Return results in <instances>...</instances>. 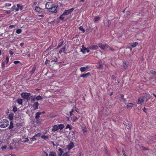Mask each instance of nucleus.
Instances as JSON below:
<instances>
[{
	"label": "nucleus",
	"instance_id": "6e6d98bb",
	"mask_svg": "<svg viewBox=\"0 0 156 156\" xmlns=\"http://www.w3.org/2000/svg\"><path fill=\"white\" fill-rule=\"evenodd\" d=\"M6 63H7L9 61V58L8 56H7L6 57Z\"/></svg>",
	"mask_w": 156,
	"mask_h": 156
},
{
	"label": "nucleus",
	"instance_id": "c756f323",
	"mask_svg": "<svg viewBox=\"0 0 156 156\" xmlns=\"http://www.w3.org/2000/svg\"><path fill=\"white\" fill-rule=\"evenodd\" d=\"M103 68V65L102 64H100V62H99V66L98 67H97V68L98 69H102Z\"/></svg>",
	"mask_w": 156,
	"mask_h": 156
},
{
	"label": "nucleus",
	"instance_id": "c85d7f7f",
	"mask_svg": "<svg viewBox=\"0 0 156 156\" xmlns=\"http://www.w3.org/2000/svg\"><path fill=\"white\" fill-rule=\"evenodd\" d=\"M43 99V98L41 96L39 95L36 97V99L38 101L39 100H42Z\"/></svg>",
	"mask_w": 156,
	"mask_h": 156
},
{
	"label": "nucleus",
	"instance_id": "423d86ee",
	"mask_svg": "<svg viewBox=\"0 0 156 156\" xmlns=\"http://www.w3.org/2000/svg\"><path fill=\"white\" fill-rule=\"evenodd\" d=\"M57 7L56 6H53L48 9L49 11L54 13H56L57 12Z\"/></svg>",
	"mask_w": 156,
	"mask_h": 156
},
{
	"label": "nucleus",
	"instance_id": "0e129e2a",
	"mask_svg": "<svg viewBox=\"0 0 156 156\" xmlns=\"http://www.w3.org/2000/svg\"><path fill=\"white\" fill-rule=\"evenodd\" d=\"M7 156H14V155L11 154H9L7 155Z\"/></svg>",
	"mask_w": 156,
	"mask_h": 156
},
{
	"label": "nucleus",
	"instance_id": "473e14b6",
	"mask_svg": "<svg viewBox=\"0 0 156 156\" xmlns=\"http://www.w3.org/2000/svg\"><path fill=\"white\" fill-rule=\"evenodd\" d=\"M80 70L81 72H84L86 70V68L84 67H81L80 68Z\"/></svg>",
	"mask_w": 156,
	"mask_h": 156
},
{
	"label": "nucleus",
	"instance_id": "20e7f679",
	"mask_svg": "<svg viewBox=\"0 0 156 156\" xmlns=\"http://www.w3.org/2000/svg\"><path fill=\"white\" fill-rule=\"evenodd\" d=\"M75 147L73 142L70 141L66 147V148L68 150H69Z\"/></svg>",
	"mask_w": 156,
	"mask_h": 156
},
{
	"label": "nucleus",
	"instance_id": "412c9836",
	"mask_svg": "<svg viewBox=\"0 0 156 156\" xmlns=\"http://www.w3.org/2000/svg\"><path fill=\"white\" fill-rule=\"evenodd\" d=\"M66 46H64L61 49V50L59 51V53H61L62 52H63L64 53H65V49H66Z\"/></svg>",
	"mask_w": 156,
	"mask_h": 156
},
{
	"label": "nucleus",
	"instance_id": "338daca9",
	"mask_svg": "<svg viewBox=\"0 0 156 156\" xmlns=\"http://www.w3.org/2000/svg\"><path fill=\"white\" fill-rule=\"evenodd\" d=\"M70 115V116H72L73 115V113L72 112H69Z\"/></svg>",
	"mask_w": 156,
	"mask_h": 156
},
{
	"label": "nucleus",
	"instance_id": "58836bf2",
	"mask_svg": "<svg viewBox=\"0 0 156 156\" xmlns=\"http://www.w3.org/2000/svg\"><path fill=\"white\" fill-rule=\"evenodd\" d=\"M35 10L37 12H39L41 10V8L39 7L36 6L35 8Z\"/></svg>",
	"mask_w": 156,
	"mask_h": 156
},
{
	"label": "nucleus",
	"instance_id": "4c0bfd02",
	"mask_svg": "<svg viewBox=\"0 0 156 156\" xmlns=\"http://www.w3.org/2000/svg\"><path fill=\"white\" fill-rule=\"evenodd\" d=\"M100 19V18L98 16H96L94 18V21L95 22L98 21Z\"/></svg>",
	"mask_w": 156,
	"mask_h": 156
},
{
	"label": "nucleus",
	"instance_id": "aec40b11",
	"mask_svg": "<svg viewBox=\"0 0 156 156\" xmlns=\"http://www.w3.org/2000/svg\"><path fill=\"white\" fill-rule=\"evenodd\" d=\"M17 7L16 8V11H18L19 9L21 10H22V8L20 6V4H18L17 5Z\"/></svg>",
	"mask_w": 156,
	"mask_h": 156
},
{
	"label": "nucleus",
	"instance_id": "39448f33",
	"mask_svg": "<svg viewBox=\"0 0 156 156\" xmlns=\"http://www.w3.org/2000/svg\"><path fill=\"white\" fill-rule=\"evenodd\" d=\"M74 9L73 8H72L68 10H66L63 13V15H67L73 12Z\"/></svg>",
	"mask_w": 156,
	"mask_h": 156
},
{
	"label": "nucleus",
	"instance_id": "a211bd4d",
	"mask_svg": "<svg viewBox=\"0 0 156 156\" xmlns=\"http://www.w3.org/2000/svg\"><path fill=\"white\" fill-rule=\"evenodd\" d=\"M90 48L92 49L96 50L98 49V47L96 45H93L90 46Z\"/></svg>",
	"mask_w": 156,
	"mask_h": 156
},
{
	"label": "nucleus",
	"instance_id": "6e6552de",
	"mask_svg": "<svg viewBox=\"0 0 156 156\" xmlns=\"http://www.w3.org/2000/svg\"><path fill=\"white\" fill-rule=\"evenodd\" d=\"M81 51L83 53H85L87 52H89V50L83 45L82 46Z\"/></svg>",
	"mask_w": 156,
	"mask_h": 156
},
{
	"label": "nucleus",
	"instance_id": "0eeeda50",
	"mask_svg": "<svg viewBox=\"0 0 156 156\" xmlns=\"http://www.w3.org/2000/svg\"><path fill=\"white\" fill-rule=\"evenodd\" d=\"M53 6L51 2H47L46 4L45 7L47 9H49L50 8H51Z\"/></svg>",
	"mask_w": 156,
	"mask_h": 156
},
{
	"label": "nucleus",
	"instance_id": "f257e3e1",
	"mask_svg": "<svg viewBox=\"0 0 156 156\" xmlns=\"http://www.w3.org/2000/svg\"><path fill=\"white\" fill-rule=\"evenodd\" d=\"M9 122L6 119H3L0 121V127L4 128L7 127L9 125Z\"/></svg>",
	"mask_w": 156,
	"mask_h": 156
},
{
	"label": "nucleus",
	"instance_id": "8fccbe9b",
	"mask_svg": "<svg viewBox=\"0 0 156 156\" xmlns=\"http://www.w3.org/2000/svg\"><path fill=\"white\" fill-rule=\"evenodd\" d=\"M126 128L128 129H129L130 128V125L128 124L126 126Z\"/></svg>",
	"mask_w": 156,
	"mask_h": 156
},
{
	"label": "nucleus",
	"instance_id": "cd10ccee",
	"mask_svg": "<svg viewBox=\"0 0 156 156\" xmlns=\"http://www.w3.org/2000/svg\"><path fill=\"white\" fill-rule=\"evenodd\" d=\"M123 66L125 69H126L128 67V64L126 62H124L123 64Z\"/></svg>",
	"mask_w": 156,
	"mask_h": 156
},
{
	"label": "nucleus",
	"instance_id": "bf43d9fd",
	"mask_svg": "<svg viewBox=\"0 0 156 156\" xmlns=\"http://www.w3.org/2000/svg\"><path fill=\"white\" fill-rule=\"evenodd\" d=\"M85 68H86V69L87 70V69H89L90 68V66H87L86 67H84Z\"/></svg>",
	"mask_w": 156,
	"mask_h": 156
},
{
	"label": "nucleus",
	"instance_id": "9d476101",
	"mask_svg": "<svg viewBox=\"0 0 156 156\" xmlns=\"http://www.w3.org/2000/svg\"><path fill=\"white\" fill-rule=\"evenodd\" d=\"M106 45H104L101 43H99L98 44L99 47L102 49H105Z\"/></svg>",
	"mask_w": 156,
	"mask_h": 156
},
{
	"label": "nucleus",
	"instance_id": "774afa93",
	"mask_svg": "<svg viewBox=\"0 0 156 156\" xmlns=\"http://www.w3.org/2000/svg\"><path fill=\"white\" fill-rule=\"evenodd\" d=\"M153 95L155 97H156V95L155 94H154L153 93Z\"/></svg>",
	"mask_w": 156,
	"mask_h": 156
},
{
	"label": "nucleus",
	"instance_id": "4be33fe9",
	"mask_svg": "<svg viewBox=\"0 0 156 156\" xmlns=\"http://www.w3.org/2000/svg\"><path fill=\"white\" fill-rule=\"evenodd\" d=\"M90 75V73H88L85 74H82L80 76L81 77H87V76H89Z\"/></svg>",
	"mask_w": 156,
	"mask_h": 156
},
{
	"label": "nucleus",
	"instance_id": "864d4df0",
	"mask_svg": "<svg viewBox=\"0 0 156 156\" xmlns=\"http://www.w3.org/2000/svg\"><path fill=\"white\" fill-rule=\"evenodd\" d=\"M41 135V133H37V134H35V136H40Z\"/></svg>",
	"mask_w": 156,
	"mask_h": 156
},
{
	"label": "nucleus",
	"instance_id": "603ef678",
	"mask_svg": "<svg viewBox=\"0 0 156 156\" xmlns=\"http://www.w3.org/2000/svg\"><path fill=\"white\" fill-rule=\"evenodd\" d=\"M6 146H4L1 147V149L2 150H3L5 149L6 148Z\"/></svg>",
	"mask_w": 156,
	"mask_h": 156
},
{
	"label": "nucleus",
	"instance_id": "9b49d317",
	"mask_svg": "<svg viewBox=\"0 0 156 156\" xmlns=\"http://www.w3.org/2000/svg\"><path fill=\"white\" fill-rule=\"evenodd\" d=\"M14 114L13 113L9 114L8 116V118L10 120L12 121L13 120Z\"/></svg>",
	"mask_w": 156,
	"mask_h": 156
},
{
	"label": "nucleus",
	"instance_id": "4d7b16f0",
	"mask_svg": "<svg viewBox=\"0 0 156 156\" xmlns=\"http://www.w3.org/2000/svg\"><path fill=\"white\" fill-rule=\"evenodd\" d=\"M9 54H10V55H12L14 53L13 52L11 51H9Z\"/></svg>",
	"mask_w": 156,
	"mask_h": 156
},
{
	"label": "nucleus",
	"instance_id": "09e8293b",
	"mask_svg": "<svg viewBox=\"0 0 156 156\" xmlns=\"http://www.w3.org/2000/svg\"><path fill=\"white\" fill-rule=\"evenodd\" d=\"M15 27V25H10V26H9V28L10 29H11L12 28H14Z\"/></svg>",
	"mask_w": 156,
	"mask_h": 156
},
{
	"label": "nucleus",
	"instance_id": "e433bc0d",
	"mask_svg": "<svg viewBox=\"0 0 156 156\" xmlns=\"http://www.w3.org/2000/svg\"><path fill=\"white\" fill-rule=\"evenodd\" d=\"M138 44V43L136 42H135L134 43L132 44L131 46L133 48H134L136 47Z\"/></svg>",
	"mask_w": 156,
	"mask_h": 156
},
{
	"label": "nucleus",
	"instance_id": "69168bd1",
	"mask_svg": "<svg viewBox=\"0 0 156 156\" xmlns=\"http://www.w3.org/2000/svg\"><path fill=\"white\" fill-rule=\"evenodd\" d=\"M23 44H24L23 43H21L20 44V45L21 46H22L23 45Z\"/></svg>",
	"mask_w": 156,
	"mask_h": 156
},
{
	"label": "nucleus",
	"instance_id": "a19ab883",
	"mask_svg": "<svg viewBox=\"0 0 156 156\" xmlns=\"http://www.w3.org/2000/svg\"><path fill=\"white\" fill-rule=\"evenodd\" d=\"M63 41H62L60 43L58 44V46L57 47V48H59L61 46V45H62V44H63Z\"/></svg>",
	"mask_w": 156,
	"mask_h": 156
},
{
	"label": "nucleus",
	"instance_id": "4468645a",
	"mask_svg": "<svg viewBox=\"0 0 156 156\" xmlns=\"http://www.w3.org/2000/svg\"><path fill=\"white\" fill-rule=\"evenodd\" d=\"M58 129V125H54L52 129V131H56Z\"/></svg>",
	"mask_w": 156,
	"mask_h": 156
},
{
	"label": "nucleus",
	"instance_id": "dca6fc26",
	"mask_svg": "<svg viewBox=\"0 0 156 156\" xmlns=\"http://www.w3.org/2000/svg\"><path fill=\"white\" fill-rule=\"evenodd\" d=\"M30 99H31V101L33 102L35 101L36 99L35 96H31L30 97Z\"/></svg>",
	"mask_w": 156,
	"mask_h": 156
},
{
	"label": "nucleus",
	"instance_id": "49530a36",
	"mask_svg": "<svg viewBox=\"0 0 156 156\" xmlns=\"http://www.w3.org/2000/svg\"><path fill=\"white\" fill-rule=\"evenodd\" d=\"M65 15H63V14L60 16L59 17V19L62 20H63L64 19V17L63 16H65Z\"/></svg>",
	"mask_w": 156,
	"mask_h": 156
},
{
	"label": "nucleus",
	"instance_id": "c9c22d12",
	"mask_svg": "<svg viewBox=\"0 0 156 156\" xmlns=\"http://www.w3.org/2000/svg\"><path fill=\"white\" fill-rule=\"evenodd\" d=\"M78 119L75 116H73L72 118V120H73L74 122H75Z\"/></svg>",
	"mask_w": 156,
	"mask_h": 156
},
{
	"label": "nucleus",
	"instance_id": "f8f14e48",
	"mask_svg": "<svg viewBox=\"0 0 156 156\" xmlns=\"http://www.w3.org/2000/svg\"><path fill=\"white\" fill-rule=\"evenodd\" d=\"M58 156H61L62 155V153L63 152V151L62 149L60 148L58 149Z\"/></svg>",
	"mask_w": 156,
	"mask_h": 156
},
{
	"label": "nucleus",
	"instance_id": "a878e982",
	"mask_svg": "<svg viewBox=\"0 0 156 156\" xmlns=\"http://www.w3.org/2000/svg\"><path fill=\"white\" fill-rule=\"evenodd\" d=\"M42 139H43L44 140L47 139L48 138V135H43L41 136Z\"/></svg>",
	"mask_w": 156,
	"mask_h": 156
},
{
	"label": "nucleus",
	"instance_id": "2f4dec72",
	"mask_svg": "<svg viewBox=\"0 0 156 156\" xmlns=\"http://www.w3.org/2000/svg\"><path fill=\"white\" fill-rule=\"evenodd\" d=\"M52 59V60L51 61V62H56L58 60V59L56 57H53Z\"/></svg>",
	"mask_w": 156,
	"mask_h": 156
},
{
	"label": "nucleus",
	"instance_id": "1a4fd4ad",
	"mask_svg": "<svg viewBox=\"0 0 156 156\" xmlns=\"http://www.w3.org/2000/svg\"><path fill=\"white\" fill-rule=\"evenodd\" d=\"M39 106V103L38 102H35L33 105V108L34 110L37 109L38 108V107Z\"/></svg>",
	"mask_w": 156,
	"mask_h": 156
},
{
	"label": "nucleus",
	"instance_id": "7c9ffc66",
	"mask_svg": "<svg viewBox=\"0 0 156 156\" xmlns=\"http://www.w3.org/2000/svg\"><path fill=\"white\" fill-rule=\"evenodd\" d=\"M106 48L105 49H108L109 50H111L112 51H113V49L110 47L108 45H106Z\"/></svg>",
	"mask_w": 156,
	"mask_h": 156
},
{
	"label": "nucleus",
	"instance_id": "6ab92c4d",
	"mask_svg": "<svg viewBox=\"0 0 156 156\" xmlns=\"http://www.w3.org/2000/svg\"><path fill=\"white\" fill-rule=\"evenodd\" d=\"M119 97L120 98H121V99L123 100V101L125 102L126 101V99L124 98V95L122 94H120L119 95Z\"/></svg>",
	"mask_w": 156,
	"mask_h": 156
},
{
	"label": "nucleus",
	"instance_id": "79ce46f5",
	"mask_svg": "<svg viewBox=\"0 0 156 156\" xmlns=\"http://www.w3.org/2000/svg\"><path fill=\"white\" fill-rule=\"evenodd\" d=\"M2 67L3 69H4L5 68V63L4 62H2Z\"/></svg>",
	"mask_w": 156,
	"mask_h": 156
},
{
	"label": "nucleus",
	"instance_id": "b1692460",
	"mask_svg": "<svg viewBox=\"0 0 156 156\" xmlns=\"http://www.w3.org/2000/svg\"><path fill=\"white\" fill-rule=\"evenodd\" d=\"M17 102L20 105H22L23 100L21 99H18L17 100Z\"/></svg>",
	"mask_w": 156,
	"mask_h": 156
},
{
	"label": "nucleus",
	"instance_id": "ddd939ff",
	"mask_svg": "<svg viewBox=\"0 0 156 156\" xmlns=\"http://www.w3.org/2000/svg\"><path fill=\"white\" fill-rule=\"evenodd\" d=\"M41 112H37L35 114V119H38L39 117H40V115H41Z\"/></svg>",
	"mask_w": 156,
	"mask_h": 156
},
{
	"label": "nucleus",
	"instance_id": "052dcab7",
	"mask_svg": "<svg viewBox=\"0 0 156 156\" xmlns=\"http://www.w3.org/2000/svg\"><path fill=\"white\" fill-rule=\"evenodd\" d=\"M10 12V11L9 10H6L5 12V13L7 14H9Z\"/></svg>",
	"mask_w": 156,
	"mask_h": 156
},
{
	"label": "nucleus",
	"instance_id": "f03ea898",
	"mask_svg": "<svg viewBox=\"0 0 156 156\" xmlns=\"http://www.w3.org/2000/svg\"><path fill=\"white\" fill-rule=\"evenodd\" d=\"M150 97H149L147 99L145 97H140L139 98L137 102V104H142L145 102H146L148 100V99L150 98Z\"/></svg>",
	"mask_w": 156,
	"mask_h": 156
},
{
	"label": "nucleus",
	"instance_id": "5701e85b",
	"mask_svg": "<svg viewBox=\"0 0 156 156\" xmlns=\"http://www.w3.org/2000/svg\"><path fill=\"white\" fill-rule=\"evenodd\" d=\"M58 129H59L60 130L62 129L64 127V125L63 124H60L58 125Z\"/></svg>",
	"mask_w": 156,
	"mask_h": 156
},
{
	"label": "nucleus",
	"instance_id": "ea45409f",
	"mask_svg": "<svg viewBox=\"0 0 156 156\" xmlns=\"http://www.w3.org/2000/svg\"><path fill=\"white\" fill-rule=\"evenodd\" d=\"M11 4L10 3H6L5 4V7H9L11 6Z\"/></svg>",
	"mask_w": 156,
	"mask_h": 156
},
{
	"label": "nucleus",
	"instance_id": "de8ad7c7",
	"mask_svg": "<svg viewBox=\"0 0 156 156\" xmlns=\"http://www.w3.org/2000/svg\"><path fill=\"white\" fill-rule=\"evenodd\" d=\"M35 136L34 135L33 136L32 138H31V139L32 140H37V139L35 138Z\"/></svg>",
	"mask_w": 156,
	"mask_h": 156
},
{
	"label": "nucleus",
	"instance_id": "5fc2aeb1",
	"mask_svg": "<svg viewBox=\"0 0 156 156\" xmlns=\"http://www.w3.org/2000/svg\"><path fill=\"white\" fill-rule=\"evenodd\" d=\"M20 63V62L19 61H14V63L15 64L19 63Z\"/></svg>",
	"mask_w": 156,
	"mask_h": 156
},
{
	"label": "nucleus",
	"instance_id": "72a5a7b5",
	"mask_svg": "<svg viewBox=\"0 0 156 156\" xmlns=\"http://www.w3.org/2000/svg\"><path fill=\"white\" fill-rule=\"evenodd\" d=\"M79 29L82 31L83 33H84L85 32V30L83 29L82 26H80L79 28Z\"/></svg>",
	"mask_w": 156,
	"mask_h": 156
},
{
	"label": "nucleus",
	"instance_id": "f704fd0d",
	"mask_svg": "<svg viewBox=\"0 0 156 156\" xmlns=\"http://www.w3.org/2000/svg\"><path fill=\"white\" fill-rule=\"evenodd\" d=\"M22 32V30L20 29H18L16 31V33L17 34H20Z\"/></svg>",
	"mask_w": 156,
	"mask_h": 156
},
{
	"label": "nucleus",
	"instance_id": "c03bdc74",
	"mask_svg": "<svg viewBox=\"0 0 156 156\" xmlns=\"http://www.w3.org/2000/svg\"><path fill=\"white\" fill-rule=\"evenodd\" d=\"M17 108L16 106H14L12 110L14 112H16L17 111Z\"/></svg>",
	"mask_w": 156,
	"mask_h": 156
},
{
	"label": "nucleus",
	"instance_id": "2eb2a0df",
	"mask_svg": "<svg viewBox=\"0 0 156 156\" xmlns=\"http://www.w3.org/2000/svg\"><path fill=\"white\" fill-rule=\"evenodd\" d=\"M125 104L127 106V107H132L133 106V104L130 103L125 102Z\"/></svg>",
	"mask_w": 156,
	"mask_h": 156
},
{
	"label": "nucleus",
	"instance_id": "680f3d73",
	"mask_svg": "<svg viewBox=\"0 0 156 156\" xmlns=\"http://www.w3.org/2000/svg\"><path fill=\"white\" fill-rule=\"evenodd\" d=\"M68 154V153H65L63 154V155L64 156H66Z\"/></svg>",
	"mask_w": 156,
	"mask_h": 156
},
{
	"label": "nucleus",
	"instance_id": "37998d69",
	"mask_svg": "<svg viewBox=\"0 0 156 156\" xmlns=\"http://www.w3.org/2000/svg\"><path fill=\"white\" fill-rule=\"evenodd\" d=\"M43 156H48V154L45 151H43Z\"/></svg>",
	"mask_w": 156,
	"mask_h": 156
},
{
	"label": "nucleus",
	"instance_id": "a18cd8bd",
	"mask_svg": "<svg viewBox=\"0 0 156 156\" xmlns=\"http://www.w3.org/2000/svg\"><path fill=\"white\" fill-rule=\"evenodd\" d=\"M150 72L152 74H153L154 75H156V72L153 70H151L150 71Z\"/></svg>",
	"mask_w": 156,
	"mask_h": 156
},
{
	"label": "nucleus",
	"instance_id": "13d9d810",
	"mask_svg": "<svg viewBox=\"0 0 156 156\" xmlns=\"http://www.w3.org/2000/svg\"><path fill=\"white\" fill-rule=\"evenodd\" d=\"M122 152L124 156H127L126 154H125V151H122Z\"/></svg>",
	"mask_w": 156,
	"mask_h": 156
},
{
	"label": "nucleus",
	"instance_id": "7ed1b4c3",
	"mask_svg": "<svg viewBox=\"0 0 156 156\" xmlns=\"http://www.w3.org/2000/svg\"><path fill=\"white\" fill-rule=\"evenodd\" d=\"M30 93H23L21 94L22 97L27 101H28L30 100Z\"/></svg>",
	"mask_w": 156,
	"mask_h": 156
},
{
	"label": "nucleus",
	"instance_id": "393cba45",
	"mask_svg": "<svg viewBox=\"0 0 156 156\" xmlns=\"http://www.w3.org/2000/svg\"><path fill=\"white\" fill-rule=\"evenodd\" d=\"M13 124L12 121L10 122V125L8 127L9 129H11L13 128Z\"/></svg>",
	"mask_w": 156,
	"mask_h": 156
},
{
	"label": "nucleus",
	"instance_id": "bb28decb",
	"mask_svg": "<svg viewBox=\"0 0 156 156\" xmlns=\"http://www.w3.org/2000/svg\"><path fill=\"white\" fill-rule=\"evenodd\" d=\"M36 68V66L34 65L33 67L32 68V70L30 72L31 73H34L35 70Z\"/></svg>",
	"mask_w": 156,
	"mask_h": 156
},
{
	"label": "nucleus",
	"instance_id": "3c124183",
	"mask_svg": "<svg viewBox=\"0 0 156 156\" xmlns=\"http://www.w3.org/2000/svg\"><path fill=\"white\" fill-rule=\"evenodd\" d=\"M68 128H69V130H71V128L70 127V125L69 124H67V125L66 128V129H67Z\"/></svg>",
	"mask_w": 156,
	"mask_h": 156
},
{
	"label": "nucleus",
	"instance_id": "e2e57ef3",
	"mask_svg": "<svg viewBox=\"0 0 156 156\" xmlns=\"http://www.w3.org/2000/svg\"><path fill=\"white\" fill-rule=\"evenodd\" d=\"M16 7L15 6H13L12 7V10H14V9H15Z\"/></svg>",
	"mask_w": 156,
	"mask_h": 156
},
{
	"label": "nucleus",
	"instance_id": "f3484780",
	"mask_svg": "<svg viewBox=\"0 0 156 156\" xmlns=\"http://www.w3.org/2000/svg\"><path fill=\"white\" fill-rule=\"evenodd\" d=\"M56 153L55 152L51 151L49 154V156H56Z\"/></svg>",
	"mask_w": 156,
	"mask_h": 156
}]
</instances>
